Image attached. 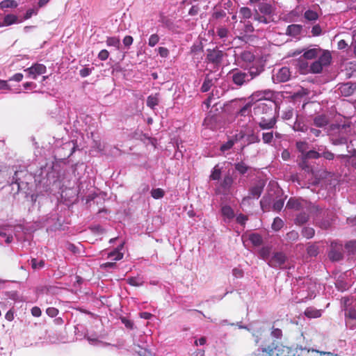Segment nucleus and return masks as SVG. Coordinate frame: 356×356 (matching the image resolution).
<instances>
[{"label": "nucleus", "instance_id": "obj_1", "mask_svg": "<svg viewBox=\"0 0 356 356\" xmlns=\"http://www.w3.org/2000/svg\"><path fill=\"white\" fill-rule=\"evenodd\" d=\"M289 346L269 338L263 340L254 351V356H285L289 353Z\"/></svg>", "mask_w": 356, "mask_h": 356}, {"label": "nucleus", "instance_id": "obj_2", "mask_svg": "<svg viewBox=\"0 0 356 356\" xmlns=\"http://www.w3.org/2000/svg\"><path fill=\"white\" fill-rule=\"evenodd\" d=\"M343 311L344 312L345 324L348 328H356V304L350 303L348 298H343Z\"/></svg>", "mask_w": 356, "mask_h": 356}, {"label": "nucleus", "instance_id": "obj_3", "mask_svg": "<svg viewBox=\"0 0 356 356\" xmlns=\"http://www.w3.org/2000/svg\"><path fill=\"white\" fill-rule=\"evenodd\" d=\"M275 102L268 99H265L264 102H259L254 108V113L256 115L275 116L273 107Z\"/></svg>", "mask_w": 356, "mask_h": 356}, {"label": "nucleus", "instance_id": "obj_4", "mask_svg": "<svg viewBox=\"0 0 356 356\" xmlns=\"http://www.w3.org/2000/svg\"><path fill=\"white\" fill-rule=\"evenodd\" d=\"M228 76L233 83L238 87H241L250 81V77H248L249 74L238 68L229 71Z\"/></svg>", "mask_w": 356, "mask_h": 356}, {"label": "nucleus", "instance_id": "obj_5", "mask_svg": "<svg viewBox=\"0 0 356 356\" xmlns=\"http://www.w3.org/2000/svg\"><path fill=\"white\" fill-rule=\"evenodd\" d=\"M331 250L328 252V257L332 261H339L343 259L342 244L336 241L331 243Z\"/></svg>", "mask_w": 356, "mask_h": 356}, {"label": "nucleus", "instance_id": "obj_6", "mask_svg": "<svg viewBox=\"0 0 356 356\" xmlns=\"http://www.w3.org/2000/svg\"><path fill=\"white\" fill-rule=\"evenodd\" d=\"M224 52L218 49H207V60L209 63H211L215 65H219L221 63L224 57Z\"/></svg>", "mask_w": 356, "mask_h": 356}, {"label": "nucleus", "instance_id": "obj_7", "mask_svg": "<svg viewBox=\"0 0 356 356\" xmlns=\"http://www.w3.org/2000/svg\"><path fill=\"white\" fill-rule=\"evenodd\" d=\"M286 256L282 252H275L268 261V264L273 268L280 267L286 261Z\"/></svg>", "mask_w": 356, "mask_h": 356}, {"label": "nucleus", "instance_id": "obj_8", "mask_svg": "<svg viewBox=\"0 0 356 356\" xmlns=\"http://www.w3.org/2000/svg\"><path fill=\"white\" fill-rule=\"evenodd\" d=\"M25 72L29 73V76L35 79L38 76L43 74L47 72V67L44 65L40 63H35L31 67L25 70Z\"/></svg>", "mask_w": 356, "mask_h": 356}, {"label": "nucleus", "instance_id": "obj_9", "mask_svg": "<svg viewBox=\"0 0 356 356\" xmlns=\"http://www.w3.org/2000/svg\"><path fill=\"white\" fill-rule=\"evenodd\" d=\"M277 122V120L275 116H261L260 120L258 122L259 127L263 129H270L274 128Z\"/></svg>", "mask_w": 356, "mask_h": 356}, {"label": "nucleus", "instance_id": "obj_10", "mask_svg": "<svg viewBox=\"0 0 356 356\" xmlns=\"http://www.w3.org/2000/svg\"><path fill=\"white\" fill-rule=\"evenodd\" d=\"M264 185L261 184H256L250 188V195L243 198L242 204L248 202L251 198H259L263 191Z\"/></svg>", "mask_w": 356, "mask_h": 356}, {"label": "nucleus", "instance_id": "obj_11", "mask_svg": "<svg viewBox=\"0 0 356 356\" xmlns=\"http://www.w3.org/2000/svg\"><path fill=\"white\" fill-rule=\"evenodd\" d=\"M306 204H307V202L306 200L291 197L288 200L286 207L299 211L301 209H305Z\"/></svg>", "mask_w": 356, "mask_h": 356}, {"label": "nucleus", "instance_id": "obj_12", "mask_svg": "<svg viewBox=\"0 0 356 356\" xmlns=\"http://www.w3.org/2000/svg\"><path fill=\"white\" fill-rule=\"evenodd\" d=\"M339 90L343 96L349 97L356 90V83L351 82L342 83L340 85Z\"/></svg>", "mask_w": 356, "mask_h": 356}, {"label": "nucleus", "instance_id": "obj_13", "mask_svg": "<svg viewBox=\"0 0 356 356\" xmlns=\"http://www.w3.org/2000/svg\"><path fill=\"white\" fill-rule=\"evenodd\" d=\"M289 349L290 350L285 356H309L310 352V349L298 346L296 348L289 346Z\"/></svg>", "mask_w": 356, "mask_h": 356}, {"label": "nucleus", "instance_id": "obj_14", "mask_svg": "<svg viewBox=\"0 0 356 356\" xmlns=\"http://www.w3.org/2000/svg\"><path fill=\"white\" fill-rule=\"evenodd\" d=\"M290 77L291 72L286 67H282L276 75L277 80L280 82H286L289 80Z\"/></svg>", "mask_w": 356, "mask_h": 356}, {"label": "nucleus", "instance_id": "obj_15", "mask_svg": "<svg viewBox=\"0 0 356 356\" xmlns=\"http://www.w3.org/2000/svg\"><path fill=\"white\" fill-rule=\"evenodd\" d=\"M318 60L323 67L328 66L332 60V56L330 51L322 50V54L319 56Z\"/></svg>", "mask_w": 356, "mask_h": 356}, {"label": "nucleus", "instance_id": "obj_16", "mask_svg": "<svg viewBox=\"0 0 356 356\" xmlns=\"http://www.w3.org/2000/svg\"><path fill=\"white\" fill-rule=\"evenodd\" d=\"M302 26L300 24H291L287 26L286 34L293 37H297L301 33Z\"/></svg>", "mask_w": 356, "mask_h": 356}, {"label": "nucleus", "instance_id": "obj_17", "mask_svg": "<svg viewBox=\"0 0 356 356\" xmlns=\"http://www.w3.org/2000/svg\"><path fill=\"white\" fill-rule=\"evenodd\" d=\"M309 220V216L305 211L298 213L294 219V223L298 226H301L307 223Z\"/></svg>", "mask_w": 356, "mask_h": 356}, {"label": "nucleus", "instance_id": "obj_18", "mask_svg": "<svg viewBox=\"0 0 356 356\" xmlns=\"http://www.w3.org/2000/svg\"><path fill=\"white\" fill-rule=\"evenodd\" d=\"M234 180L232 176L229 175H227L224 177L221 184L220 186L223 189V193H227L229 191V189L231 188L232 184H233Z\"/></svg>", "mask_w": 356, "mask_h": 356}, {"label": "nucleus", "instance_id": "obj_19", "mask_svg": "<svg viewBox=\"0 0 356 356\" xmlns=\"http://www.w3.org/2000/svg\"><path fill=\"white\" fill-rule=\"evenodd\" d=\"M263 71L264 67L262 66L253 65L249 68L248 72L247 73L249 74L248 77H250L251 81L256 76L259 75Z\"/></svg>", "mask_w": 356, "mask_h": 356}, {"label": "nucleus", "instance_id": "obj_20", "mask_svg": "<svg viewBox=\"0 0 356 356\" xmlns=\"http://www.w3.org/2000/svg\"><path fill=\"white\" fill-rule=\"evenodd\" d=\"M329 123L328 118L325 115H319L314 118V124L318 127H325Z\"/></svg>", "mask_w": 356, "mask_h": 356}, {"label": "nucleus", "instance_id": "obj_21", "mask_svg": "<svg viewBox=\"0 0 356 356\" xmlns=\"http://www.w3.org/2000/svg\"><path fill=\"white\" fill-rule=\"evenodd\" d=\"M259 10L261 13L265 15H270L273 13V7L270 4L267 3H261L259 5Z\"/></svg>", "mask_w": 356, "mask_h": 356}, {"label": "nucleus", "instance_id": "obj_22", "mask_svg": "<svg viewBox=\"0 0 356 356\" xmlns=\"http://www.w3.org/2000/svg\"><path fill=\"white\" fill-rule=\"evenodd\" d=\"M301 234L307 239L312 238L315 235V230L312 227L305 226L301 230Z\"/></svg>", "mask_w": 356, "mask_h": 356}, {"label": "nucleus", "instance_id": "obj_23", "mask_svg": "<svg viewBox=\"0 0 356 356\" xmlns=\"http://www.w3.org/2000/svg\"><path fill=\"white\" fill-rule=\"evenodd\" d=\"M319 253V248L317 244L312 243L309 244L307 248V254L311 257H316Z\"/></svg>", "mask_w": 356, "mask_h": 356}, {"label": "nucleus", "instance_id": "obj_24", "mask_svg": "<svg viewBox=\"0 0 356 356\" xmlns=\"http://www.w3.org/2000/svg\"><path fill=\"white\" fill-rule=\"evenodd\" d=\"M221 213L224 217L227 218L229 220H231L234 217V210L232 209L230 206L228 205H225L222 207Z\"/></svg>", "mask_w": 356, "mask_h": 356}, {"label": "nucleus", "instance_id": "obj_25", "mask_svg": "<svg viewBox=\"0 0 356 356\" xmlns=\"http://www.w3.org/2000/svg\"><path fill=\"white\" fill-rule=\"evenodd\" d=\"M305 209L312 215H318L321 211V209L318 206L308 202L305 206Z\"/></svg>", "mask_w": 356, "mask_h": 356}, {"label": "nucleus", "instance_id": "obj_26", "mask_svg": "<svg viewBox=\"0 0 356 356\" xmlns=\"http://www.w3.org/2000/svg\"><path fill=\"white\" fill-rule=\"evenodd\" d=\"M234 168L241 175L245 174L248 172V170L250 168V166H248L243 161L236 163L234 164Z\"/></svg>", "mask_w": 356, "mask_h": 356}, {"label": "nucleus", "instance_id": "obj_27", "mask_svg": "<svg viewBox=\"0 0 356 356\" xmlns=\"http://www.w3.org/2000/svg\"><path fill=\"white\" fill-rule=\"evenodd\" d=\"M305 315L308 318H318L321 316V312L315 308L308 307L305 311Z\"/></svg>", "mask_w": 356, "mask_h": 356}, {"label": "nucleus", "instance_id": "obj_28", "mask_svg": "<svg viewBox=\"0 0 356 356\" xmlns=\"http://www.w3.org/2000/svg\"><path fill=\"white\" fill-rule=\"evenodd\" d=\"M321 51V49H310L303 54V57L306 59H313L317 57L318 53Z\"/></svg>", "mask_w": 356, "mask_h": 356}, {"label": "nucleus", "instance_id": "obj_29", "mask_svg": "<svg viewBox=\"0 0 356 356\" xmlns=\"http://www.w3.org/2000/svg\"><path fill=\"white\" fill-rule=\"evenodd\" d=\"M213 84V83L212 79H211L209 75H207L201 87V91L202 92H208Z\"/></svg>", "mask_w": 356, "mask_h": 356}, {"label": "nucleus", "instance_id": "obj_30", "mask_svg": "<svg viewBox=\"0 0 356 356\" xmlns=\"http://www.w3.org/2000/svg\"><path fill=\"white\" fill-rule=\"evenodd\" d=\"M249 240L254 246H259L263 243L261 236L257 233L251 234L249 236Z\"/></svg>", "mask_w": 356, "mask_h": 356}, {"label": "nucleus", "instance_id": "obj_31", "mask_svg": "<svg viewBox=\"0 0 356 356\" xmlns=\"http://www.w3.org/2000/svg\"><path fill=\"white\" fill-rule=\"evenodd\" d=\"M271 252V248L268 246L263 247L259 250L260 257L265 261H268Z\"/></svg>", "mask_w": 356, "mask_h": 356}, {"label": "nucleus", "instance_id": "obj_32", "mask_svg": "<svg viewBox=\"0 0 356 356\" xmlns=\"http://www.w3.org/2000/svg\"><path fill=\"white\" fill-rule=\"evenodd\" d=\"M323 66L321 64L318 60H316L310 65V72L314 74H319L322 72Z\"/></svg>", "mask_w": 356, "mask_h": 356}, {"label": "nucleus", "instance_id": "obj_33", "mask_svg": "<svg viewBox=\"0 0 356 356\" xmlns=\"http://www.w3.org/2000/svg\"><path fill=\"white\" fill-rule=\"evenodd\" d=\"M143 281L138 277H131L127 279V283L133 286H140L143 284Z\"/></svg>", "mask_w": 356, "mask_h": 356}, {"label": "nucleus", "instance_id": "obj_34", "mask_svg": "<svg viewBox=\"0 0 356 356\" xmlns=\"http://www.w3.org/2000/svg\"><path fill=\"white\" fill-rule=\"evenodd\" d=\"M240 58L246 63H251L254 60V56L250 51H244L241 54Z\"/></svg>", "mask_w": 356, "mask_h": 356}, {"label": "nucleus", "instance_id": "obj_35", "mask_svg": "<svg viewBox=\"0 0 356 356\" xmlns=\"http://www.w3.org/2000/svg\"><path fill=\"white\" fill-rule=\"evenodd\" d=\"M106 42L108 46L115 47L118 49H120V40L118 37H108L107 38Z\"/></svg>", "mask_w": 356, "mask_h": 356}, {"label": "nucleus", "instance_id": "obj_36", "mask_svg": "<svg viewBox=\"0 0 356 356\" xmlns=\"http://www.w3.org/2000/svg\"><path fill=\"white\" fill-rule=\"evenodd\" d=\"M284 221L279 217H276L274 218V220L272 224V229L277 232L280 230L284 227Z\"/></svg>", "mask_w": 356, "mask_h": 356}, {"label": "nucleus", "instance_id": "obj_37", "mask_svg": "<svg viewBox=\"0 0 356 356\" xmlns=\"http://www.w3.org/2000/svg\"><path fill=\"white\" fill-rule=\"evenodd\" d=\"M17 3L15 0H3L0 3V8H16Z\"/></svg>", "mask_w": 356, "mask_h": 356}, {"label": "nucleus", "instance_id": "obj_38", "mask_svg": "<svg viewBox=\"0 0 356 356\" xmlns=\"http://www.w3.org/2000/svg\"><path fill=\"white\" fill-rule=\"evenodd\" d=\"M285 238L287 241L294 242L299 238V234L296 230H291L286 233Z\"/></svg>", "mask_w": 356, "mask_h": 356}, {"label": "nucleus", "instance_id": "obj_39", "mask_svg": "<svg viewBox=\"0 0 356 356\" xmlns=\"http://www.w3.org/2000/svg\"><path fill=\"white\" fill-rule=\"evenodd\" d=\"M17 21V17L15 15L9 14L4 17L3 24L6 26H10L16 23Z\"/></svg>", "mask_w": 356, "mask_h": 356}, {"label": "nucleus", "instance_id": "obj_40", "mask_svg": "<svg viewBox=\"0 0 356 356\" xmlns=\"http://www.w3.org/2000/svg\"><path fill=\"white\" fill-rule=\"evenodd\" d=\"M304 17L309 21H316L318 18V13L312 10L305 11Z\"/></svg>", "mask_w": 356, "mask_h": 356}, {"label": "nucleus", "instance_id": "obj_41", "mask_svg": "<svg viewBox=\"0 0 356 356\" xmlns=\"http://www.w3.org/2000/svg\"><path fill=\"white\" fill-rule=\"evenodd\" d=\"M31 267L34 270L41 269L44 266V261H38L37 259L33 258L31 260Z\"/></svg>", "mask_w": 356, "mask_h": 356}, {"label": "nucleus", "instance_id": "obj_42", "mask_svg": "<svg viewBox=\"0 0 356 356\" xmlns=\"http://www.w3.org/2000/svg\"><path fill=\"white\" fill-rule=\"evenodd\" d=\"M252 104L249 102L244 105L238 111V114L241 116H246L251 112Z\"/></svg>", "mask_w": 356, "mask_h": 356}, {"label": "nucleus", "instance_id": "obj_43", "mask_svg": "<svg viewBox=\"0 0 356 356\" xmlns=\"http://www.w3.org/2000/svg\"><path fill=\"white\" fill-rule=\"evenodd\" d=\"M345 248L350 254H356V241H350L346 243Z\"/></svg>", "mask_w": 356, "mask_h": 356}, {"label": "nucleus", "instance_id": "obj_44", "mask_svg": "<svg viewBox=\"0 0 356 356\" xmlns=\"http://www.w3.org/2000/svg\"><path fill=\"white\" fill-rule=\"evenodd\" d=\"M159 99L156 96L149 95L147 99V106L154 109L158 105Z\"/></svg>", "mask_w": 356, "mask_h": 356}, {"label": "nucleus", "instance_id": "obj_45", "mask_svg": "<svg viewBox=\"0 0 356 356\" xmlns=\"http://www.w3.org/2000/svg\"><path fill=\"white\" fill-rule=\"evenodd\" d=\"M270 92H257L252 95V99L258 101L259 102H263L266 98L265 95L270 94Z\"/></svg>", "mask_w": 356, "mask_h": 356}, {"label": "nucleus", "instance_id": "obj_46", "mask_svg": "<svg viewBox=\"0 0 356 356\" xmlns=\"http://www.w3.org/2000/svg\"><path fill=\"white\" fill-rule=\"evenodd\" d=\"M293 129L296 131L305 132L307 130V126L302 122L296 120L293 124Z\"/></svg>", "mask_w": 356, "mask_h": 356}, {"label": "nucleus", "instance_id": "obj_47", "mask_svg": "<svg viewBox=\"0 0 356 356\" xmlns=\"http://www.w3.org/2000/svg\"><path fill=\"white\" fill-rule=\"evenodd\" d=\"M239 13L244 19H250L252 15L251 10L248 7L241 8Z\"/></svg>", "mask_w": 356, "mask_h": 356}, {"label": "nucleus", "instance_id": "obj_48", "mask_svg": "<svg viewBox=\"0 0 356 356\" xmlns=\"http://www.w3.org/2000/svg\"><path fill=\"white\" fill-rule=\"evenodd\" d=\"M254 19L264 24H268L270 22L266 17L261 15L257 10H254Z\"/></svg>", "mask_w": 356, "mask_h": 356}, {"label": "nucleus", "instance_id": "obj_49", "mask_svg": "<svg viewBox=\"0 0 356 356\" xmlns=\"http://www.w3.org/2000/svg\"><path fill=\"white\" fill-rule=\"evenodd\" d=\"M303 156H305V159H318L321 156V154H319L318 152L315 150H310L309 152H307Z\"/></svg>", "mask_w": 356, "mask_h": 356}, {"label": "nucleus", "instance_id": "obj_50", "mask_svg": "<svg viewBox=\"0 0 356 356\" xmlns=\"http://www.w3.org/2000/svg\"><path fill=\"white\" fill-rule=\"evenodd\" d=\"M151 195L152 197L154 199H160L164 196L165 193L161 188H156L152 190Z\"/></svg>", "mask_w": 356, "mask_h": 356}, {"label": "nucleus", "instance_id": "obj_51", "mask_svg": "<svg viewBox=\"0 0 356 356\" xmlns=\"http://www.w3.org/2000/svg\"><path fill=\"white\" fill-rule=\"evenodd\" d=\"M270 335L272 337L277 339H281L282 337V331L280 328H276L274 326L272 327Z\"/></svg>", "mask_w": 356, "mask_h": 356}, {"label": "nucleus", "instance_id": "obj_52", "mask_svg": "<svg viewBox=\"0 0 356 356\" xmlns=\"http://www.w3.org/2000/svg\"><path fill=\"white\" fill-rule=\"evenodd\" d=\"M160 38L156 33L152 34L148 40V45L149 47H154L159 42Z\"/></svg>", "mask_w": 356, "mask_h": 356}, {"label": "nucleus", "instance_id": "obj_53", "mask_svg": "<svg viewBox=\"0 0 356 356\" xmlns=\"http://www.w3.org/2000/svg\"><path fill=\"white\" fill-rule=\"evenodd\" d=\"M108 257L109 258H111L112 259L115 260V261H119L120 259H122L123 257V254L121 253L120 251H118V250H115L112 252H111L109 254H108Z\"/></svg>", "mask_w": 356, "mask_h": 356}, {"label": "nucleus", "instance_id": "obj_54", "mask_svg": "<svg viewBox=\"0 0 356 356\" xmlns=\"http://www.w3.org/2000/svg\"><path fill=\"white\" fill-rule=\"evenodd\" d=\"M270 199L269 197L264 196L260 201V205L261 209L265 211H268V207L270 205Z\"/></svg>", "mask_w": 356, "mask_h": 356}, {"label": "nucleus", "instance_id": "obj_55", "mask_svg": "<svg viewBox=\"0 0 356 356\" xmlns=\"http://www.w3.org/2000/svg\"><path fill=\"white\" fill-rule=\"evenodd\" d=\"M226 12L221 9H214V12L212 14V17L216 19L223 18L226 16Z\"/></svg>", "mask_w": 356, "mask_h": 356}, {"label": "nucleus", "instance_id": "obj_56", "mask_svg": "<svg viewBox=\"0 0 356 356\" xmlns=\"http://www.w3.org/2000/svg\"><path fill=\"white\" fill-rule=\"evenodd\" d=\"M273 139V133L270 132H264L262 134V140L263 142L266 144H270Z\"/></svg>", "mask_w": 356, "mask_h": 356}, {"label": "nucleus", "instance_id": "obj_57", "mask_svg": "<svg viewBox=\"0 0 356 356\" xmlns=\"http://www.w3.org/2000/svg\"><path fill=\"white\" fill-rule=\"evenodd\" d=\"M221 175V170L220 168H218L217 166H216L213 171L211 175H210V179L212 180H218L220 178Z\"/></svg>", "mask_w": 356, "mask_h": 356}, {"label": "nucleus", "instance_id": "obj_58", "mask_svg": "<svg viewBox=\"0 0 356 356\" xmlns=\"http://www.w3.org/2000/svg\"><path fill=\"white\" fill-rule=\"evenodd\" d=\"M296 147L299 152L304 154L308 148V144L305 141H299L296 143Z\"/></svg>", "mask_w": 356, "mask_h": 356}, {"label": "nucleus", "instance_id": "obj_59", "mask_svg": "<svg viewBox=\"0 0 356 356\" xmlns=\"http://www.w3.org/2000/svg\"><path fill=\"white\" fill-rule=\"evenodd\" d=\"M234 140L232 139L229 140L225 143L222 144L220 147V150L222 152H225L227 150L230 149L234 145Z\"/></svg>", "mask_w": 356, "mask_h": 356}, {"label": "nucleus", "instance_id": "obj_60", "mask_svg": "<svg viewBox=\"0 0 356 356\" xmlns=\"http://www.w3.org/2000/svg\"><path fill=\"white\" fill-rule=\"evenodd\" d=\"M229 31L225 27H219L217 29V34L220 38H226L228 35Z\"/></svg>", "mask_w": 356, "mask_h": 356}, {"label": "nucleus", "instance_id": "obj_61", "mask_svg": "<svg viewBox=\"0 0 356 356\" xmlns=\"http://www.w3.org/2000/svg\"><path fill=\"white\" fill-rule=\"evenodd\" d=\"M284 206V200L282 199H280L278 200H276L273 205V209L274 211H280Z\"/></svg>", "mask_w": 356, "mask_h": 356}, {"label": "nucleus", "instance_id": "obj_62", "mask_svg": "<svg viewBox=\"0 0 356 356\" xmlns=\"http://www.w3.org/2000/svg\"><path fill=\"white\" fill-rule=\"evenodd\" d=\"M248 220V216L240 213L236 217V222L242 226L245 225L246 221Z\"/></svg>", "mask_w": 356, "mask_h": 356}, {"label": "nucleus", "instance_id": "obj_63", "mask_svg": "<svg viewBox=\"0 0 356 356\" xmlns=\"http://www.w3.org/2000/svg\"><path fill=\"white\" fill-rule=\"evenodd\" d=\"M46 313L50 317H55L58 315V310L55 307H48L46 309Z\"/></svg>", "mask_w": 356, "mask_h": 356}, {"label": "nucleus", "instance_id": "obj_64", "mask_svg": "<svg viewBox=\"0 0 356 356\" xmlns=\"http://www.w3.org/2000/svg\"><path fill=\"white\" fill-rule=\"evenodd\" d=\"M109 56V52L106 49H102L98 54V58L101 60H106Z\"/></svg>", "mask_w": 356, "mask_h": 356}]
</instances>
